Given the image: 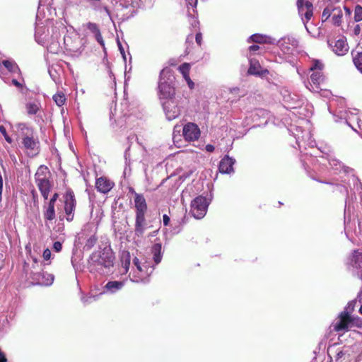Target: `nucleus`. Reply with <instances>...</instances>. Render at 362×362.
<instances>
[{
	"label": "nucleus",
	"mask_w": 362,
	"mask_h": 362,
	"mask_svg": "<svg viewBox=\"0 0 362 362\" xmlns=\"http://www.w3.org/2000/svg\"><path fill=\"white\" fill-rule=\"evenodd\" d=\"M46 0H40L35 22V40L38 44L46 47L51 53H57L59 50V39L66 28L62 22L54 23L53 20L46 16V11L50 13Z\"/></svg>",
	"instance_id": "1"
},
{
	"label": "nucleus",
	"mask_w": 362,
	"mask_h": 362,
	"mask_svg": "<svg viewBox=\"0 0 362 362\" xmlns=\"http://www.w3.org/2000/svg\"><path fill=\"white\" fill-rule=\"evenodd\" d=\"M115 255L110 247H105L103 250L95 251L88 259V269L90 272L106 274L113 267Z\"/></svg>",
	"instance_id": "2"
},
{
	"label": "nucleus",
	"mask_w": 362,
	"mask_h": 362,
	"mask_svg": "<svg viewBox=\"0 0 362 362\" xmlns=\"http://www.w3.org/2000/svg\"><path fill=\"white\" fill-rule=\"evenodd\" d=\"M356 303V300L349 302L344 310L340 313L338 318L332 323L334 331L344 332L351 328H361L362 327L361 319L358 316L351 315Z\"/></svg>",
	"instance_id": "3"
},
{
	"label": "nucleus",
	"mask_w": 362,
	"mask_h": 362,
	"mask_svg": "<svg viewBox=\"0 0 362 362\" xmlns=\"http://www.w3.org/2000/svg\"><path fill=\"white\" fill-rule=\"evenodd\" d=\"M175 77L173 71L165 67L160 72L159 82H158V95L160 100L162 101L168 100L171 98H177L175 89Z\"/></svg>",
	"instance_id": "4"
},
{
	"label": "nucleus",
	"mask_w": 362,
	"mask_h": 362,
	"mask_svg": "<svg viewBox=\"0 0 362 362\" xmlns=\"http://www.w3.org/2000/svg\"><path fill=\"white\" fill-rule=\"evenodd\" d=\"M298 45V40L291 35L280 38L276 42V45L279 48L281 54L276 59V62L278 63L291 62V57L296 52Z\"/></svg>",
	"instance_id": "5"
},
{
	"label": "nucleus",
	"mask_w": 362,
	"mask_h": 362,
	"mask_svg": "<svg viewBox=\"0 0 362 362\" xmlns=\"http://www.w3.org/2000/svg\"><path fill=\"white\" fill-rule=\"evenodd\" d=\"M154 270L153 266L150 264L141 262L136 257L132 259V270L129 277L132 282L146 284L149 281V277Z\"/></svg>",
	"instance_id": "6"
},
{
	"label": "nucleus",
	"mask_w": 362,
	"mask_h": 362,
	"mask_svg": "<svg viewBox=\"0 0 362 362\" xmlns=\"http://www.w3.org/2000/svg\"><path fill=\"white\" fill-rule=\"evenodd\" d=\"M323 64L319 60H314L310 67L313 71L310 75V81L307 88L313 93H319L322 90L321 85L324 81V76L321 72L323 69Z\"/></svg>",
	"instance_id": "7"
},
{
	"label": "nucleus",
	"mask_w": 362,
	"mask_h": 362,
	"mask_svg": "<svg viewBox=\"0 0 362 362\" xmlns=\"http://www.w3.org/2000/svg\"><path fill=\"white\" fill-rule=\"evenodd\" d=\"M333 115L338 117L339 119H344L346 124L354 131L358 132L357 128L361 129V121L356 112L340 107L334 111Z\"/></svg>",
	"instance_id": "8"
},
{
	"label": "nucleus",
	"mask_w": 362,
	"mask_h": 362,
	"mask_svg": "<svg viewBox=\"0 0 362 362\" xmlns=\"http://www.w3.org/2000/svg\"><path fill=\"white\" fill-rule=\"evenodd\" d=\"M209 201L203 196H198L191 202L190 213L196 219L204 218L207 212Z\"/></svg>",
	"instance_id": "9"
},
{
	"label": "nucleus",
	"mask_w": 362,
	"mask_h": 362,
	"mask_svg": "<svg viewBox=\"0 0 362 362\" xmlns=\"http://www.w3.org/2000/svg\"><path fill=\"white\" fill-rule=\"evenodd\" d=\"M18 129L21 132L22 144L27 150H35L37 145V141L34 139L33 129L27 126L25 123H19L17 125Z\"/></svg>",
	"instance_id": "10"
},
{
	"label": "nucleus",
	"mask_w": 362,
	"mask_h": 362,
	"mask_svg": "<svg viewBox=\"0 0 362 362\" xmlns=\"http://www.w3.org/2000/svg\"><path fill=\"white\" fill-rule=\"evenodd\" d=\"M297 7L298 14L301 18L302 22L306 30L310 33L307 23L313 16V6L309 0H298Z\"/></svg>",
	"instance_id": "11"
},
{
	"label": "nucleus",
	"mask_w": 362,
	"mask_h": 362,
	"mask_svg": "<svg viewBox=\"0 0 362 362\" xmlns=\"http://www.w3.org/2000/svg\"><path fill=\"white\" fill-rule=\"evenodd\" d=\"M163 108L168 120H173L180 115V105L177 98L162 101Z\"/></svg>",
	"instance_id": "12"
},
{
	"label": "nucleus",
	"mask_w": 362,
	"mask_h": 362,
	"mask_svg": "<svg viewBox=\"0 0 362 362\" xmlns=\"http://www.w3.org/2000/svg\"><path fill=\"white\" fill-rule=\"evenodd\" d=\"M201 134L198 125L193 122H187L182 128V135L186 141H197Z\"/></svg>",
	"instance_id": "13"
},
{
	"label": "nucleus",
	"mask_w": 362,
	"mask_h": 362,
	"mask_svg": "<svg viewBox=\"0 0 362 362\" xmlns=\"http://www.w3.org/2000/svg\"><path fill=\"white\" fill-rule=\"evenodd\" d=\"M76 208V199L72 191H68L65 195L64 211L66 214V219L71 221L74 219V211Z\"/></svg>",
	"instance_id": "14"
},
{
	"label": "nucleus",
	"mask_w": 362,
	"mask_h": 362,
	"mask_svg": "<svg viewBox=\"0 0 362 362\" xmlns=\"http://www.w3.org/2000/svg\"><path fill=\"white\" fill-rule=\"evenodd\" d=\"M145 215L146 214H140L135 216L134 235L136 237H143L145 231L149 228Z\"/></svg>",
	"instance_id": "15"
},
{
	"label": "nucleus",
	"mask_w": 362,
	"mask_h": 362,
	"mask_svg": "<svg viewBox=\"0 0 362 362\" xmlns=\"http://www.w3.org/2000/svg\"><path fill=\"white\" fill-rule=\"evenodd\" d=\"M326 159L328 161L329 165L332 169L336 171V173H341L344 171L345 173L349 174L353 171V170L347 166H345L340 160L335 158L331 155H327Z\"/></svg>",
	"instance_id": "16"
},
{
	"label": "nucleus",
	"mask_w": 362,
	"mask_h": 362,
	"mask_svg": "<svg viewBox=\"0 0 362 362\" xmlns=\"http://www.w3.org/2000/svg\"><path fill=\"white\" fill-rule=\"evenodd\" d=\"M235 160L228 156H225L220 161L218 170L221 173L230 174L234 171L233 165Z\"/></svg>",
	"instance_id": "17"
},
{
	"label": "nucleus",
	"mask_w": 362,
	"mask_h": 362,
	"mask_svg": "<svg viewBox=\"0 0 362 362\" xmlns=\"http://www.w3.org/2000/svg\"><path fill=\"white\" fill-rule=\"evenodd\" d=\"M134 207L136 215L146 214L147 211V204L144 197L136 192H134Z\"/></svg>",
	"instance_id": "18"
},
{
	"label": "nucleus",
	"mask_w": 362,
	"mask_h": 362,
	"mask_svg": "<svg viewBox=\"0 0 362 362\" xmlns=\"http://www.w3.org/2000/svg\"><path fill=\"white\" fill-rule=\"evenodd\" d=\"M348 264L354 269H362V251L354 250L348 259Z\"/></svg>",
	"instance_id": "19"
},
{
	"label": "nucleus",
	"mask_w": 362,
	"mask_h": 362,
	"mask_svg": "<svg viewBox=\"0 0 362 362\" xmlns=\"http://www.w3.org/2000/svg\"><path fill=\"white\" fill-rule=\"evenodd\" d=\"M35 182L43 198L47 199L52 187L49 178L44 180L38 179Z\"/></svg>",
	"instance_id": "20"
},
{
	"label": "nucleus",
	"mask_w": 362,
	"mask_h": 362,
	"mask_svg": "<svg viewBox=\"0 0 362 362\" xmlns=\"http://www.w3.org/2000/svg\"><path fill=\"white\" fill-rule=\"evenodd\" d=\"M113 185V182L103 177L98 178L95 182V187L98 191L104 194L110 191Z\"/></svg>",
	"instance_id": "21"
},
{
	"label": "nucleus",
	"mask_w": 362,
	"mask_h": 362,
	"mask_svg": "<svg viewBox=\"0 0 362 362\" xmlns=\"http://www.w3.org/2000/svg\"><path fill=\"white\" fill-rule=\"evenodd\" d=\"M267 69H263L258 60L252 58L250 59L248 73L252 75L262 76L267 73Z\"/></svg>",
	"instance_id": "22"
},
{
	"label": "nucleus",
	"mask_w": 362,
	"mask_h": 362,
	"mask_svg": "<svg viewBox=\"0 0 362 362\" xmlns=\"http://www.w3.org/2000/svg\"><path fill=\"white\" fill-rule=\"evenodd\" d=\"M120 261L122 269H123L122 274H127L129 269H132V260L129 252L122 251L120 256Z\"/></svg>",
	"instance_id": "23"
},
{
	"label": "nucleus",
	"mask_w": 362,
	"mask_h": 362,
	"mask_svg": "<svg viewBox=\"0 0 362 362\" xmlns=\"http://www.w3.org/2000/svg\"><path fill=\"white\" fill-rule=\"evenodd\" d=\"M124 285V281H108L104 286V291L100 293L102 295L105 293H115L122 288Z\"/></svg>",
	"instance_id": "24"
},
{
	"label": "nucleus",
	"mask_w": 362,
	"mask_h": 362,
	"mask_svg": "<svg viewBox=\"0 0 362 362\" xmlns=\"http://www.w3.org/2000/svg\"><path fill=\"white\" fill-rule=\"evenodd\" d=\"M87 29L93 35L97 42L103 47H105V42L100 33L98 25L94 23H88Z\"/></svg>",
	"instance_id": "25"
},
{
	"label": "nucleus",
	"mask_w": 362,
	"mask_h": 362,
	"mask_svg": "<svg viewBox=\"0 0 362 362\" xmlns=\"http://www.w3.org/2000/svg\"><path fill=\"white\" fill-rule=\"evenodd\" d=\"M332 50L336 54L343 56L348 52L349 46L345 40L339 39L334 42Z\"/></svg>",
	"instance_id": "26"
},
{
	"label": "nucleus",
	"mask_w": 362,
	"mask_h": 362,
	"mask_svg": "<svg viewBox=\"0 0 362 362\" xmlns=\"http://www.w3.org/2000/svg\"><path fill=\"white\" fill-rule=\"evenodd\" d=\"M284 102L287 108H295L298 103L296 95H291L288 91L285 90L283 93Z\"/></svg>",
	"instance_id": "27"
},
{
	"label": "nucleus",
	"mask_w": 362,
	"mask_h": 362,
	"mask_svg": "<svg viewBox=\"0 0 362 362\" xmlns=\"http://www.w3.org/2000/svg\"><path fill=\"white\" fill-rule=\"evenodd\" d=\"M41 107V104L37 100L29 101L25 104V110L28 115H37Z\"/></svg>",
	"instance_id": "28"
},
{
	"label": "nucleus",
	"mask_w": 362,
	"mask_h": 362,
	"mask_svg": "<svg viewBox=\"0 0 362 362\" xmlns=\"http://www.w3.org/2000/svg\"><path fill=\"white\" fill-rule=\"evenodd\" d=\"M161 250L162 245L160 243H155L151 247V253L156 264H158L161 262L163 257Z\"/></svg>",
	"instance_id": "29"
},
{
	"label": "nucleus",
	"mask_w": 362,
	"mask_h": 362,
	"mask_svg": "<svg viewBox=\"0 0 362 362\" xmlns=\"http://www.w3.org/2000/svg\"><path fill=\"white\" fill-rule=\"evenodd\" d=\"M343 16V12L340 7L334 6L332 21L334 25L339 26L341 23V18Z\"/></svg>",
	"instance_id": "30"
},
{
	"label": "nucleus",
	"mask_w": 362,
	"mask_h": 362,
	"mask_svg": "<svg viewBox=\"0 0 362 362\" xmlns=\"http://www.w3.org/2000/svg\"><path fill=\"white\" fill-rule=\"evenodd\" d=\"M44 218L47 221H52L55 218V209L54 205L47 203V205L44 206Z\"/></svg>",
	"instance_id": "31"
},
{
	"label": "nucleus",
	"mask_w": 362,
	"mask_h": 362,
	"mask_svg": "<svg viewBox=\"0 0 362 362\" xmlns=\"http://www.w3.org/2000/svg\"><path fill=\"white\" fill-rule=\"evenodd\" d=\"M48 175H49V170L48 168L44 165H40L37 172L35 174V181L38 180V179H47L48 177Z\"/></svg>",
	"instance_id": "32"
},
{
	"label": "nucleus",
	"mask_w": 362,
	"mask_h": 362,
	"mask_svg": "<svg viewBox=\"0 0 362 362\" xmlns=\"http://www.w3.org/2000/svg\"><path fill=\"white\" fill-rule=\"evenodd\" d=\"M2 64L11 73H13V74H16V73L20 74L21 73L20 69L18 68V65L13 60H4L2 62Z\"/></svg>",
	"instance_id": "33"
},
{
	"label": "nucleus",
	"mask_w": 362,
	"mask_h": 362,
	"mask_svg": "<svg viewBox=\"0 0 362 362\" xmlns=\"http://www.w3.org/2000/svg\"><path fill=\"white\" fill-rule=\"evenodd\" d=\"M334 6L328 5L326 6L322 13V22L327 21L331 16L332 17V13L334 11Z\"/></svg>",
	"instance_id": "34"
},
{
	"label": "nucleus",
	"mask_w": 362,
	"mask_h": 362,
	"mask_svg": "<svg viewBox=\"0 0 362 362\" xmlns=\"http://www.w3.org/2000/svg\"><path fill=\"white\" fill-rule=\"evenodd\" d=\"M42 281H40V284L44 286H50L52 284L54 276L53 274L48 273H42Z\"/></svg>",
	"instance_id": "35"
},
{
	"label": "nucleus",
	"mask_w": 362,
	"mask_h": 362,
	"mask_svg": "<svg viewBox=\"0 0 362 362\" xmlns=\"http://www.w3.org/2000/svg\"><path fill=\"white\" fill-rule=\"evenodd\" d=\"M353 54V62L357 69L362 73V52H357Z\"/></svg>",
	"instance_id": "36"
},
{
	"label": "nucleus",
	"mask_w": 362,
	"mask_h": 362,
	"mask_svg": "<svg viewBox=\"0 0 362 362\" xmlns=\"http://www.w3.org/2000/svg\"><path fill=\"white\" fill-rule=\"evenodd\" d=\"M53 100L58 106H62L66 100L64 94L62 92H58L53 95Z\"/></svg>",
	"instance_id": "37"
},
{
	"label": "nucleus",
	"mask_w": 362,
	"mask_h": 362,
	"mask_svg": "<svg viewBox=\"0 0 362 362\" xmlns=\"http://www.w3.org/2000/svg\"><path fill=\"white\" fill-rule=\"evenodd\" d=\"M98 238L95 235H90L86 240L84 245V250H90L96 243Z\"/></svg>",
	"instance_id": "38"
},
{
	"label": "nucleus",
	"mask_w": 362,
	"mask_h": 362,
	"mask_svg": "<svg viewBox=\"0 0 362 362\" xmlns=\"http://www.w3.org/2000/svg\"><path fill=\"white\" fill-rule=\"evenodd\" d=\"M190 64L189 63H184L179 66V71L182 74L183 78L189 76Z\"/></svg>",
	"instance_id": "39"
},
{
	"label": "nucleus",
	"mask_w": 362,
	"mask_h": 362,
	"mask_svg": "<svg viewBox=\"0 0 362 362\" xmlns=\"http://www.w3.org/2000/svg\"><path fill=\"white\" fill-rule=\"evenodd\" d=\"M100 296V295L99 294V295H89L87 296H83L81 298V300L85 305L90 304V303H92L96 301L99 298Z\"/></svg>",
	"instance_id": "40"
},
{
	"label": "nucleus",
	"mask_w": 362,
	"mask_h": 362,
	"mask_svg": "<svg viewBox=\"0 0 362 362\" xmlns=\"http://www.w3.org/2000/svg\"><path fill=\"white\" fill-rule=\"evenodd\" d=\"M265 36L259 34H254L251 35L249 38V42L251 40L252 42H257V43H262L266 42Z\"/></svg>",
	"instance_id": "41"
},
{
	"label": "nucleus",
	"mask_w": 362,
	"mask_h": 362,
	"mask_svg": "<svg viewBox=\"0 0 362 362\" xmlns=\"http://www.w3.org/2000/svg\"><path fill=\"white\" fill-rule=\"evenodd\" d=\"M187 3V6L188 8V11H191L192 13H197V0H185ZM189 13V11H187Z\"/></svg>",
	"instance_id": "42"
},
{
	"label": "nucleus",
	"mask_w": 362,
	"mask_h": 362,
	"mask_svg": "<svg viewBox=\"0 0 362 362\" xmlns=\"http://www.w3.org/2000/svg\"><path fill=\"white\" fill-rule=\"evenodd\" d=\"M197 13H192L189 11V13L187 14L189 18V22L193 28H197L199 25V21L196 18Z\"/></svg>",
	"instance_id": "43"
},
{
	"label": "nucleus",
	"mask_w": 362,
	"mask_h": 362,
	"mask_svg": "<svg viewBox=\"0 0 362 362\" xmlns=\"http://www.w3.org/2000/svg\"><path fill=\"white\" fill-rule=\"evenodd\" d=\"M354 20L356 22L362 21V6L357 5L354 10Z\"/></svg>",
	"instance_id": "44"
},
{
	"label": "nucleus",
	"mask_w": 362,
	"mask_h": 362,
	"mask_svg": "<svg viewBox=\"0 0 362 362\" xmlns=\"http://www.w3.org/2000/svg\"><path fill=\"white\" fill-rule=\"evenodd\" d=\"M349 355L348 351L346 350H339L337 351V354L335 356V359L337 361H342L346 358V356Z\"/></svg>",
	"instance_id": "45"
},
{
	"label": "nucleus",
	"mask_w": 362,
	"mask_h": 362,
	"mask_svg": "<svg viewBox=\"0 0 362 362\" xmlns=\"http://www.w3.org/2000/svg\"><path fill=\"white\" fill-rule=\"evenodd\" d=\"M0 132L8 144L13 142V139L8 135L6 128L2 125L0 126Z\"/></svg>",
	"instance_id": "46"
},
{
	"label": "nucleus",
	"mask_w": 362,
	"mask_h": 362,
	"mask_svg": "<svg viewBox=\"0 0 362 362\" xmlns=\"http://www.w3.org/2000/svg\"><path fill=\"white\" fill-rule=\"evenodd\" d=\"M305 136L308 138L307 145L313 148L315 144V141L312 139L310 134L307 132Z\"/></svg>",
	"instance_id": "47"
},
{
	"label": "nucleus",
	"mask_w": 362,
	"mask_h": 362,
	"mask_svg": "<svg viewBox=\"0 0 362 362\" xmlns=\"http://www.w3.org/2000/svg\"><path fill=\"white\" fill-rule=\"evenodd\" d=\"M53 249L57 252H60L62 250V243L59 241L54 242V244H53Z\"/></svg>",
	"instance_id": "48"
},
{
	"label": "nucleus",
	"mask_w": 362,
	"mask_h": 362,
	"mask_svg": "<svg viewBox=\"0 0 362 362\" xmlns=\"http://www.w3.org/2000/svg\"><path fill=\"white\" fill-rule=\"evenodd\" d=\"M42 256L45 260H49L51 257V251L48 248L45 249Z\"/></svg>",
	"instance_id": "49"
},
{
	"label": "nucleus",
	"mask_w": 362,
	"mask_h": 362,
	"mask_svg": "<svg viewBox=\"0 0 362 362\" xmlns=\"http://www.w3.org/2000/svg\"><path fill=\"white\" fill-rule=\"evenodd\" d=\"M185 81L187 82L189 88L190 89H193L194 88V83L192 81L189 76L184 78Z\"/></svg>",
	"instance_id": "50"
},
{
	"label": "nucleus",
	"mask_w": 362,
	"mask_h": 362,
	"mask_svg": "<svg viewBox=\"0 0 362 362\" xmlns=\"http://www.w3.org/2000/svg\"><path fill=\"white\" fill-rule=\"evenodd\" d=\"M59 194L57 193H54L50 200L49 201L48 204H52L55 206V203L58 199Z\"/></svg>",
	"instance_id": "51"
},
{
	"label": "nucleus",
	"mask_w": 362,
	"mask_h": 362,
	"mask_svg": "<svg viewBox=\"0 0 362 362\" xmlns=\"http://www.w3.org/2000/svg\"><path fill=\"white\" fill-rule=\"evenodd\" d=\"M11 83L13 85H14L15 86H16L18 88H23V84L20 81H18V80H16L15 78L12 79Z\"/></svg>",
	"instance_id": "52"
},
{
	"label": "nucleus",
	"mask_w": 362,
	"mask_h": 362,
	"mask_svg": "<svg viewBox=\"0 0 362 362\" xmlns=\"http://www.w3.org/2000/svg\"><path fill=\"white\" fill-rule=\"evenodd\" d=\"M202 34L200 33H198L196 34V36H195V40L197 42V43L200 45H201V42H202Z\"/></svg>",
	"instance_id": "53"
},
{
	"label": "nucleus",
	"mask_w": 362,
	"mask_h": 362,
	"mask_svg": "<svg viewBox=\"0 0 362 362\" xmlns=\"http://www.w3.org/2000/svg\"><path fill=\"white\" fill-rule=\"evenodd\" d=\"M163 221L165 226H168L170 223V218L168 215L164 214L163 216Z\"/></svg>",
	"instance_id": "54"
},
{
	"label": "nucleus",
	"mask_w": 362,
	"mask_h": 362,
	"mask_svg": "<svg viewBox=\"0 0 362 362\" xmlns=\"http://www.w3.org/2000/svg\"><path fill=\"white\" fill-rule=\"evenodd\" d=\"M355 300H356V302H358L360 304L362 303V289L358 292Z\"/></svg>",
	"instance_id": "55"
},
{
	"label": "nucleus",
	"mask_w": 362,
	"mask_h": 362,
	"mask_svg": "<svg viewBox=\"0 0 362 362\" xmlns=\"http://www.w3.org/2000/svg\"><path fill=\"white\" fill-rule=\"evenodd\" d=\"M206 151L208 152H213L215 149L214 146L211 144H207L205 147Z\"/></svg>",
	"instance_id": "56"
},
{
	"label": "nucleus",
	"mask_w": 362,
	"mask_h": 362,
	"mask_svg": "<svg viewBox=\"0 0 362 362\" xmlns=\"http://www.w3.org/2000/svg\"><path fill=\"white\" fill-rule=\"evenodd\" d=\"M259 49L258 45H252L249 47L250 52H255Z\"/></svg>",
	"instance_id": "57"
},
{
	"label": "nucleus",
	"mask_w": 362,
	"mask_h": 362,
	"mask_svg": "<svg viewBox=\"0 0 362 362\" xmlns=\"http://www.w3.org/2000/svg\"><path fill=\"white\" fill-rule=\"evenodd\" d=\"M118 45H119V51H120L121 54H122L124 59H125V54H124V48L122 47V45L119 42L118 43Z\"/></svg>",
	"instance_id": "58"
},
{
	"label": "nucleus",
	"mask_w": 362,
	"mask_h": 362,
	"mask_svg": "<svg viewBox=\"0 0 362 362\" xmlns=\"http://www.w3.org/2000/svg\"><path fill=\"white\" fill-rule=\"evenodd\" d=\"M2 188H3V180H2V177L0 175V201L1 200Z\"/></svg>",
	"instance_id": "59"
},
{
	"label": "nucleus",
	"mask_w": 362,
	"mask_h": 362,
	"mask_svg": "<svg viewBox=\"0 0 362 362\" xmlns=\"http://www.w3.org/2000/svg\"><path fill=\"white\" fill-rule=\"evenodd\" d=\"M360 31H361V28H360L359 25H356L354 28V34L357 35L360 33Z\"/></svg>",
	"instance_id": "60"
},
{
	"label": "nucleus",
	"mask_w": 362,
	"mask_h": 362,
	"mask_svg": "<svg viewBox=\"0 0 362 362\" xmlns=\"http://www.w3.org/2000/svg\"><path fill=\"white\" fill-rule=\"evenodd\" d=\"M344 8L345 10L346 14L348 15V16H350L351 15V10L349 8L346 7V6H344Z\"/></svg>",
	"instance_id": "61"
},
{
	"label": "nucleus",
	"mask_w": 362,
	"mask_h": 362,
	"mask_svg": "<svg viewBox=\"0 0 362 362\" xmlns=\"http://www.w3.org/2000/svg\"><path fill=\"white\" fill-rule=\"evenodd\" d=\"M193 40V36L192 35H189L187 36L186 42H192Z\"/></svg>",
	"instance_id": "62"
},
{
	"label": "nucleus",
	"mask_w": 362,
	"mask_h": 362,
	"mask_svg": "<svg viewBox=\"0 0 362 362\" xmlns=\"http://www.w3.org/2000/svg\"><path fill=\"white\" fill-rule=\"evenodd\" d=\"M239 90V88L238 87H235L230 89V91L231 93H237Z\"/></svg>",
	"instance_id": "63"
},
{
	"label": "nucleus",
	"mask_w": 362,
	"mask_h": 362,
	"mask_svg": "<svg viewBox=\"0 0 362 362\" xmlns=\"http://www.w3.org/2000/svg\"><path fill=\"white\" fill-rule=\"evenodd\" d=\"M357 276L359 278V279H362V272L361 271H359L357 272Z\"/></svg>",
	"instance_id": "64"
}]
</instances>
